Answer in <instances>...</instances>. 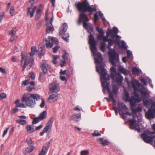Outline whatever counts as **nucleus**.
<instances>
[{"label": "nucleus", "instance_id": "nucleus-1", "mask_svg": "<svg viewBox=\"0 0 155 155\" xmlns=\"http://www.w3.org/2000/svg\"><path fill=\"white\" fill-rule=\"evenodd\" d=\"M40 98V96L38 94L25 93L22 96L21 101L25 102V105L23 103H18L16 104V107L25 108L27 106L31 108H33L36 104L35 100L38 101Z\"/></svg>", "mask_w": 155, "mask_h": 155}, {"label": "nucleus", "instance_id": "nucleus-2", "mask_svg": "<svg viewBox=\"0 0 155 155\" xmlns=\"http://www.w3.org/2000/svg\"><path fill=\"white\" fill-rule=\"evenodd\" d=\"M88 21L89 19L85 14L84 13L80 14L78 20V25H80L81 21H83V26L84 28L90 34L89 36V43L92 46L95 48V40L94 37V29L91 26L88 25L87 22Z\"/></svg>", "mask_w": 155, "mask_h": 155}, {"label": "nucleus", "instance_id": "nucleus-3", "mask_svg": "<svg viewBox=\"0 0 155 155\" xmlns=\"http://www.w3.org/2000/svg\"><path fill=\"white\" fill-rule=\"evenodd\" d=\"M100 68H97L96 71L98 73H100V78L101 80V86L103 87V91L106 90L109 92V94L112 92L109 87L110 79L109 75L108 74L107 70L104 68V67L101 66Z\"/></svg>", "mask_w": 155, "mask_h": 155}, {"label": "nucleus", "instance_id": "nucleus-4", "mask_svg": "<svg viewBox=\"0 0 155 155\" xmlns=\"http://www.w3.org/2000/svg\"><path fill=\"white\" fill-rule=\"evenodd\" d=\"M75 6L80 12H83L85 13L86 12L91 13L97 10L96 7L94 5L90 6L88 3L87 1L83 2H76L75 3Z\"/></svg>", "mask_w": 155, "mask_h": 155}, {"label": "nucleus", "instance_id": "nucleus-5", "mask_svg": "<svg viewBox=\"0 0 155 155\" xmlns=\"http://www.w3.org/2000/svg\"><path fill=\"white\" fill-rule=\"evenodd\" d=\"M151 127L153 131L150 132L147 129L144 130L143 133L140 135V138L145 143H151L155 139V124L151 126Z\"/></svg>", "mask_w": 155, "mask_h": 155}, {"label": "nucleus", "instance_id": "nucleus-6", "mask_svg": "<svg viewBox=\"0 0 155 155\" xmlns=\"http://www.w3.org/2000/svg\"><path fill=\"white\" fill-rule=\"evenodd\" d=\"M116 115L118 114V111L121 117L124 120V124H126V105L123 102L119 101L117 104V107H114L113 108Z\"/></svg>", "mask_w": 155, "mask_h": 155}, {"label": "nucleus", "instance_id": "nucleus-7", "mask_svg": "<svg viewBox=\"0 0 155 155\" xmlns=\"http://www.w3.org/2000/svg\"><path fill=\"white\" fill-rule=\"evenodd\" d=\"M88 43L90 45V48L92 53L93 54L94 56L95 57L94 58L95 63L97 64L96 66V70H97V68H100L101 66H103L104 67V68H105L104 66L102 64L103 62V58L101 53L98 52L95 53L94 52V51L96 52L97 51V49L96 48L97 43L96 41L95 40V48L92 46V45L89 43V40L88 41Z\"/></svg>", "mask_w": 155, "mask_h": 155}, {"label": "nucleus", "instance_id": "nucleus-8", "mask_svg": "<svg viewBox=\"0 0 155 155\" xmlns=\"http://www.w3.org/2000/svg\"><path fill=\"white\" fill-rule=\"evenodd\" d=\"M109 60L112 65L115 67L117 63H119V55L115 51H109Z\"/></svg>", "mask_w": 155, "mask_h": 155}, {"label": "nucleus", "instance_id": "nucleus-9", "mask_svg": "<svg viewBox=\"0 0 155 155\" xmlns=\"http://www.w3.org/2000/svg\"><path fill=\"white\" fill-rule=\"evenodd\" d=\"M134 96H131L129 101L130 104V107H136L137 103L140 102L141 99L139 97L138 94L136 92H134Z\"/></svg>", "mask_w": 155, "mask_h": 155}, {"label": "nucleus", "instance_id": "nucleus-10", "mask_svg": "<svg viewBox=\"0 0 155 155\" xmlns=\"http://www.w3.org/2000/svg\"><path fill=\"white\" fill-rule=\"evenodd\" d=\"M54 121V117H51L46 124L45 127L43 129V131L40 132V136H42L45 133L47 132L49 129H51Z\"/></svg>", "mask_w": 155, "mask_h": 155}, {"label": "nucleus", "instance_id": "nucleus-11", "mask_svg": "<svg viewBox=\"0 0 155 155\" xmlns=\"http://www.w3.org/2000/svg\"><path fill=\"white\" fill-rule=\"evenodd\" d=\"M37 51L36 47V46L32 47L31 48V52L29 54H27L26 56H28L29 58V61L30 63L29 66L32 67L34 62V58L33 55L35 54Z\"/></svg>", "mask_w": 155, "mask_h": 155}, {"label": "nucleus", "instance_id": "nucleus-12", "mask_svg": "<svg viewBox=\"0 0 155 155\" xmlns=\"http://www.w3.org/2000/svg\"><path fill=\"white\" fill-rule=\"evenodd\" d=\"M129 126L132 129H134L135 131H137L140 133L141 132V130L138 122L136 120L134 119L129 120Z\"/></svg>", "mask_w": 155, "mask_h": 155}, {"label": "nucleus", "instance_id": "nucleus-13", "mask_svg": "<svg viewBox=\"0 0 155 155\" xmlns=\"http://www.w3.org/2000/svg\"><path fill=\"white\" fill-rule=\"evenodd\" d=\"M49 40H48L46 38L44 39V41L46 42V46L47 48H51L53 45V44L50 42V40L51 39V41L54 43L57 44L58 43V39L54 37L51 38L49 36L48 38Z\"/></svg>", "mask_w": 155, "mask_h": 155}, {"label": "nucleus", "instance_id": "nucleus-14", "mask_svg": "<svg viewBox=\"0 0 155 155\" xmlns=\"http://www.w3.org/2000/svg\"><path fill=\"white\" fill-rule=\"evenodd\" d=\"M111 78L115 82H116L118 85L120 86L122 85V82L123 80V77L119 73H117L114 74V75L112 74Z\"/></svg>", "mask_w": 155, "mask_h": 155}, {"label": "nucleus", "instance_id": "nucleus-15", "mask_svg": "<svg viewBox=\"0 0 155 155\" xmlns=\"http://www.w3.org/2000/svg\"><path fill=\"white\" fill-rule=\"evenodd\" d=\"M131 83L132 87L134 90V92H137L138 88L140 86V84L137 80L134 79V77H133L131 78Z\"/></svg>", "mask_w": 155, "mask_h": 155}, {"label": "nucleus", "instance_id": "nucleus-16", "mask_svg": "<svg viewBox=\"0 0 155 155\" xmlns=\"http://www.w3.org/2000/svg\"><path fill=\"white\" fill-rule=\"evenodd\" d=\"M49 89L52 93H57L59 91V84L55 83H52L50 84Z\"/></svg>", "mask_w": 155, "mask_h": 155}, {"label": "nucleus", "instance_id": "nucleus-17", "mask_svg": "<svg viewBox=\"0 0 155 155\" xmlns=\"http://www.w3.org/2000/svg\"><path fill=\"white\" fill-rule=\"evenodd\" d=\"M59 97V96L58 94H52L49 96L48 99V101L50 103L53 102L57 101Z\"/></svg>", "mask_w": 155, "mask_h": 155}, {"label": "nucleus", "instance_id": "nucleus-18", "mask_svg": "<svg viewBox=\"0 0 155 155\" xmlns=\"http://www.w3.org/2000/svg\"><path fill=\"white\" fill-rule=\"evenodd\" d=\"M67 24L66 23H64L63 26H61L59 28V35H63L67 31Z\"/></svg>", "mask_w": 155, "mask_h": 155}, {"label": "nucleus", "instance_id": "nucleus-19", "mask_svg": "<svg viewBox=\"0 0 155 155\" xmlns=\"http://www.w3.org/2000/svg\"><path fill=\"white\" fill-rule=\"evenodd\" d=\"M30 60H29V58H28V56H25V59L24 64L23 67V68L22 70V71H24L27 65H28V66L27 68V69H29L31 67H30L29 66V65H30V63H31L30 62Z\"/></svg>", "mask_w": 155, "mask_h": 155}, {"label": "nucleus", "instance_id": "nucleus-20", "mask_svg": "<svg viewBox=\"0 0 155 155\" xmlns=\"http://www.w3.org/2000/svg\"><path fill=\"white\" fill-rule=\"evenodd\" d=\"M41 67L44 74H45L47 72L48 69L50 68V66L45 63L42 64Z\"/></svg>", "mask_w": 155, "mask_h": 155}, {"label": "nucleus", "instance_id": "nucleus-21", "mask_svg": "<svg viewBox=\"0 0 155 155\" xmlns=\"http://www.w3.org/2000/svg\"><path fill=\"white\" fill-rule=\"evenodd\" d=\"M46 25L47 26L45 29L46 33L49 34L52 33L54 31V28L52 25L51 24H46Z\"/></svg>", "mask_w": 155, "mask_h": 155}, {"label": "nucleus", "instance_id": "nucleus-22", "mask_svg": "<svg viewBox=\"0 0 155 155\" xmlns=\"http://www.w3.org/2000/svg\"><path fill=\"white\" fill-rule=\"evenodd\" d=\"M153 113L154 112L152 109H149L145 114V116L148 119L153 118L154 117Z\"/></svg>", "mask_w": 155, "mask_h": 155}, {"label": "nucleus", "instance_id": "nucleus-23", "mask_svg": "<svg viewBox=\"0 0 155 155\" xmlns=\"http://www.w3.org/2000/svg\"><path fill=\"white\" fill-rule=\"evenodd\" d=\"M137 92L140 93V94L143 96V97H148L149 96L147 92L142 88L138 89Z\"/></svg>", "mask_w": 155, "mask_h": 155}, {"label": "nucleus", "instance_id": "nucleus-24", "mask_svg": "<svg viewBox=\"0 0 155 155\" xmlns=\"http://www.w3.org/2000/svg\"><path fill=\"white\" fill-rule=\"evenodd\" d=\"M128 58L130 61L133 60L134 57L132 54V51L127 49V58Z\"/></svg>", "mask_w": 155, "mask_h": 155}, {"label": "nucleus", "instance_id": "nucleus-25", "mask_svg": "<svg viewBox=\"0 0 155 155\" xmlns=\"http://www.w3.org/2000/svg\"><path fill=\"white\" fill-rule=\"evenodd\" d=\"M69 57L68 54L66 52V51H64V53L62 55V57L64 60H66L67 62L70 63L71 61L70 58H68Z\"/></svg>", "mask_w": 155, "mask_h": 155}, {"label": "nucleus", "instance_id": "nucleus-26", "mask_svg": "<svg viewBox=\"0 0 155 155\" xmlns=\"http://www.w3.org/2000/svg\"><path fill=\"white\" fill-rule=\"evenodd\" d=\"M81 113L75 114L72 116V119L78 122L81 119Z\"/></svg>", "mask_w": 155, "mask_h": 155}, {"label": "nucleus", "instance_id": "nucleus-27", "mask_svg": "<svg viewBox=\"0 0 155 155\" xmlns=\"http://www.w3.org/2000/svg\"><path fill=\"white\" fill-rule=\"evenodd\" d=\"M132 72L133 74H136L137 75H139L141 73L142 71L139 68L134 67L132 69Z\"/></svg>", "mask_w": 155, "mask_h": 155}, {"label": "nucleus", "instance_id": "nucleus-28", "mask_svg": "<svg viewBox=\"0 0 155 155\" xmlns=\"http://www.w3.org/2000/svg\"><path fill=\"white\" fill-rule=\"evenodd\" d=\"M47 112L45 110L43 111L38 116V118L39 119L41 120L44 119H46L47 117Z\"/></svg>", "mask_w": 155, "mask_h": 155}, {"label": "nucleus", "instance_id": "nucleus-29", "mask_svg": "<svg viewBox=\"0 0 155 155\" xmlns=\"http://www.w3.org/2000/svg\"><path fill=\"white\" fill-rule=\"evenodd\" d=\"M130 108L132 112L134 114H136L137 112H140L142 110L141 108L139 107H138L136 109L134 108V107H131Z\"/></svg>", "mask_w": 155, "mask_h": 155}, {"label": "nucleus", "instance_id": "nucleus-30", "mask_svg": "<svg viewBox=\"0 0 155 155\" xmlns=\"http://www.w3.org/2000/svg\"><path fill=\"white\" fill-rule=\"evenodd\" d=\"M48 149L46 146H43L41 152L39 153L38 155H46Z\"/></svg>", "mask_w": 155, "mask_h": 155}, {"label": "nucleus", "instance_id": "nucleus-31", "mask_svg": "<svg viewBox=\"0 0 155 155\" xmlns=\"http://www.w3.org/2000/svg\"><path fill=\"white\" fill-rule=\"evenodd\" d=\"M112 92L114 95L117 94L118 92V88L117 86L115 84H113L112 85Z\"/></svg>", "mask_w": 155, "mask_h": 155}, {"label": "nucleus", "instance_id": "nucleus-32", "mask_svg": "<svg viewBox=\"0 0 155 155\" xmlns=\"http://www.w3.org/2000/svg\"><path fill=\"white\" fill-rule=\"evenodd\" d=\"M26 141L30 147L34 146V142L32 141L31 138L30 137H27L26 140Z\"/></svg>", "mask_w": 155, "mask_h": 155}, {"label": "nucleus", "instance_id": "nucleus-33", "mask_svg": "<svg viewBox=\"0 0 155 155\" xmlns=\"http://www.w3.org/2000/svg\"><path fill=\"white\" fill-rule=\"evenodd\" d=\"M41 10L40 8H38L37 10L35 19V20H38L41 16Z\"/></svg>", "mask_w": 155, "mask_h": 155}, {"label": "nucleus", "instance_id": "nucleus-34", "mask_svg": "<svg viewBox=\"0 0 155 155\" xmlns=\"http://www.w3.org/2000/svg\"><path fill=\"white\" fill-rule=\"evenodd\" d=\"M27 131L28 132H29L30 133H31L35 131L34 129V126L31 125H28L26 127Z\"/></svg>", "mask_w": 155, "mask_h": 155}, {"label": "nucleus", "instance_id": "nucleus-35", "mask_svg": "<svg viewBox=\"0 0 155 155\" xmlns=\"http://www.w3.org/2000/svg\"><path fill=\"white\" fill-rule=\"evenodd\" d=\"M45 74H44V73H41L40 74L39 80L41 82H44L46 80V78L44 76Z\"/></svg>", "mask_w": 155, "mask_h": 155}, {"label": "nucleus", "instance_id": "nucleus-36", "mask_svg": "<svg viewBox=\"0 0 155 155\" xmlns=\"http://www.w3.org/2000/svg\"><path fill=\"white\" fill-rule=\"evenodd\" d=\"M120 36L117 35L115 39H113L114 43L117 44L118 46H120V39L121 38Z\"/></svg>", "mask_w": 155, "mask_h": 155}, {"label": "nucleus", "instance_id": "nucleus-37", "mask_svg": "<svg viewBox=\"0 0 155 155\" xmlns=\"http://www.w3.org/2000/svg\"><path fill=\"white\" fill-rule=\"evenodd\" d=\"M110 33H111V32L110 31L109 32H106V36H104L103 39L102 40L105 43L106 42H107L109 39H108V38L110 36Z\"/></svg>", "mask_w": 155, "mask_h": 155}, {"label": "nucleus", "instance_id": "nucleus-38", "mask_svg": "<svg viewBox=\"0 0 155 155\" xmlns=\"http://www.w3.org/2000/svg\"><path fill=\"white\" fill-rule=\"evenodd\" d=\"M105 45L106 44L104 42L101 43V44L100 47V50L103 51V52H104L105 50Z\"/></svg>", "mask_w": 155, "mask_h": 155}, {"label": "nucleus", "instance_id": "nucleus-39", "mask_svg": "<svg viewBox=\"0 0 155 155\" xmlns=\"http://www.w3.org/2000/svg\"><path fill=\"white\" fill-rule=\"evenodd\" d=\"M118 71L121 72H123L125 75H126V70L121 65H120L118 68Z\"/></svg>", "mask_w": 155, "mask_h": 155}, {"label": "nucleus", "instance_id": "nucleus-40", "mask_svg": "<svg viewBox=\"0 0 155 155\" xmlns=\"http://www.w3.org/2000/svg\"><path fill=\"white\" fill-rule=\"evenodd\" d=\"M16 122L22 125H25L26 123V121L25 120L18 119L16 120Z\"/></svg>", "mask_w": 155, "mask_h": 155}, {"label": "nucleus", "instance_id": "nucleus-41", "mask_svg": "<svg viewBox=\"0 0 155 155\" xmlns=\"http://www.w3.org/2000/svg\"><path fill=\"white\" fill-rule=\"evenodd\" d=\"M109 95L110 98L112 100L113 103L115 104L116 101L115 99L114 98L113 93L112 92H111L109 93Z\"/></svg>", "mask_w": 155, "mask_h": 155}, {"label": "nucleus", "instance_id": "nucleus-42", "mask_svg": "<svg viewBox=\"0 0 155 155\" xmlns=\"http://www.w3.org/2000/svg\"><path fill=\"white\" fill-rule=\"evenodd\" d=\"M110 77H112V74L114 75V74L118 73L117 72L115 68L113 67H112L110 68Z\"/></svg>", "mask_w": 155, "mask_h": 155}, {"label": "nucleus", "instance_id": "nucleus-43", "mask_svg": "<svg viewBox=\"0 0 155 155\" xmlns=\"http://www.w3.org/2000/svg\"><path fill=\"white\" fill-rule=\"evenodd\" d=\"M101 135V134L98 132L97 130H95L94 133L92 134V136L93 137H98Z\"/></svg>", "mask_w": 155, "mask_h": 155}, {"label": "nucleus", "instance_id": "nucleus-44", "mask_svg": "<svg viewBox=\"0 0 155 155\" xmlns=\"http://www.w3.org/2000/svg\"><path fill=\"white\" fill-rule=\"evenodd\" d=\"M41 120L39 119V118H38V117H35L33 120L32 122V124H35L38 123Z\"/></svg>", "mask_w": 155, "mask_h": 155}, {"label": "nucleus", "instance_id": "nucleus-45", "mask_svg": "<svg viewBox=\"0 0 155 155\" xmlns=\"http://www.w3.org/2000/svg\"><path fill=\"white\" fill-rule=\"evenodd\" d=\"M33 5V3L31 4V6L28 8V12H27V15H30V18H31V9H32V6Z\"/></svg>", "mask_w": 155, "mask_h": 155}, {"label": "nucleus", "instance_id": "nucleus-46", "mask_svg": "<svg viewBox=\"0 0 155 155\" xmlns=\"http://www.w3.org/2000/svg\"><path fill=\"white\" fill-rule=\"evenodd\" d=\"M80 155H88L89 154V152L88 150H83L80 152Z\"/></svg>", "mask_w": 155, "mask_h": 155}, {"label": "nucleus", "instance_id": "nucleus-47", "mask_svg": "<svg viewBox=\"0 0 155 155\" xmlns=\"http://www.w3.org/2000/svg\"><path fill=\"white\" fill-rule=\"evenodd\" d=\"M69 37V35L68 34H65L62 37V38L65 41L67 42H68V38Z\"/></svg>", "mask_w": 155, "mask_h": 155}, {"label": "nucleus", "instance_id": "nucleus-48", "mask_svg": "<svg viewBox=\"0 0 155 155\" xmlns=\"http://www.w3.org/2000/svg\"><path fill=\"white\" fill-rule=\"evenodd\" d=\"M16 32V29L15 28H13L9 33V35H15Z\"/></svg>", "mask_w": 155, "mask_h": 155}, {"label": "nucleus", "instance_id": "nucleus-49", "mask_svg": "<svg viewBox=\"0 0 155 155\" xmlns=\"http://www.w3.org/2000/svg\"><path fill=\"white\" fill-rule=\"evenodd\" d=\"M110 31L111 32V33H110V36L111 38H115L116 37L117 35H115V34H114V33H112V31L111 30L108 29L107 31V32H109Z\"/></svg>", "mask_w": 155, "mask_h": 155}, {"label": "nucleus", "instance_id": "nucleus-50", "mask_svg": "<svg viewBox=\"0 0 155 155\" xmlns=\"http://www.w3.org/2000/svg\"><path fill=\"white\" fill-rule=\"evenodd\" d=\"M30 147H28L26 149V151L28 153H30L34 150V146Z\"/></svg>", "mask_w": 155, "mask_h": 155}, {"label": "nucleus", "instance_id": "nucleus-51", "mask_svg": "<svg viewBox=\"0 0 155 155\" xmlns=\"http://www.w3.org/2000/svg\"><path fill=\"white\" fill-rule=\"evenodd\" d=\"M110 142L107 140H104L101 143V144L104 146H105L108 145Z\"/></svg>", "mask_w": 155, "mask_h": 155}, {"label": "nucleus", "instance_id": "nucleus-52", "mask_svg": "<svg viewBox=\"0 0 155 155\" xmlns=\"http://www.w3.org/2000/svg\"><path fill=\"white\" fill-rule=\"evenodd\" d=\"M66 60H61L60 61V65L61 67H63L64 66H65L66 65Z\"/></svg>", "mask_w": 155, "mask_h": 155}, {"label": "nucleus", "instance_id": "nucleus-53", "mask_svg": "<svg viewBox=\"0 0 155 155\" xmlns=\"http://www.w3.org/2000/svg\"><path fill=\"white\" fill-rule=\"evenodd\" d=\"M97 13V12H96V13L94 14V22L95 24L96 23V22L98 19V17Z\"/></svg>", "mask_w": 155, "mask_h": 155}, {"label": "nucleus", "instance_id": "nucleus-54", "mask_svg": "<svg viewBox=\"0 0 155 155\" xmlns=\"http://www.w3.org/2000/svg\"><path fill=\"white\" fill-rule=\"evenodd\" d=\"M111 30L112 31V33H114L115 35H117L118 33V30L117 28L115 27H113L112 28V30Z\"/></svg>", "mask_w": 155, "mask_h": 155}, {"label": "nucleus", "instance_id": "nucleus-55", "mask_svg": "<svg viewBox=\"0 0 155 155\" xmlns=\"http://www.w3.org/2000/svg\"><path fill=\"white\" fill-rule=\"evenodd\" d=\"M120 45V46L119 47L121 48H124L125 49H126V46L125 45V44L124 41H122L121 42V45Z\"/></svg>", "mask_w": 155, "mask_h": 155}, {"label": "nucleus", "instance_id": "nucleus-56", "mask_svg": "<svg viewBox=\"0 0 155 155\" xmlns=\"http://www.w3.org/2000/svg\"><path fill=\"white\" fill-rule=\"evenodd\" d=\"M6 97V94L4 93H2L0 94V100L5 98Z\"/></svg>", "mask_w": 155, "mask_h": 155}, {"label": "nucleus", "instance_id": "nucleus-57", "mask_svg": "<svg viewBox=\"0 0 155 155\" xmlns=\"http://www.w3.org/2000/svg\"><path fill=\"white\" fill-rule=\"evenodd\" d=\"M124 89V94L123 98L124 99V101L126 102V88L123 86V87Z\"/></svg>", "mask_w": 155, "mask_h": 155}, {"label": "nucleus", "instance_id": "nucleus-58", "mask_svg": "<svg viewBox=\"0 0 155 155\" xmlns=\"http://www.w3.org/2000/svg\"><path fill=\"white\" fill-rule=\"evenodd\" d=\"M104 33H100L97 36V38L99 40H101L104 36Z\"/></svg>", "mask_w": 155, "mask_h": 155}, {"label": "nucleus", "instance_id": "nucleus-59", "mask_svg": "<svg viewBox=\"0 0 155 155\" xmlns=\"http://www.w3.org/2000/svg\"><path fill=\"white\" fill-rule=\"evenodd\" d=\"M60 47L59 46H56L53 48V52L56 53L58 49Z\"/></svg>", "mask_w": 155, "mask_h": 155}, {"label": "nucleus", "instance_id": "nucleus-60", "mask_svg": "<svg viewBox=\"0 0 155 155\" xmlns=\"http://www.w3.org/2000/svg\"><path fill=\"white\" fill-rule=\"evenodd\" d=\"M36 7L35 6L34 8L31 10V18H32L34 16V14L36 9Z\"/></svg>", "mask_w": 155, "mask_h": 155}, {"label": "nucleus", "instance_id": "nucleus-61", "mask_svg": "<svg viewBox=\"0 0 155 155\" xmlns=\"http://www.w3.org/2000/svg\"><path fill=\"white\" fill-rule=\"evenodd\" d=\"M99 15L100 17L101 18L102 20L103 21H105V19L104 17V16L103 14L101 11L99 12Z\"/></svg>", "mask_w": 155, "mask_h": 155}, {"label": "nucleus", "instance_id": "nucleus-62", "mask_svg": "<svg viewBox=\"0 0 155 155\" xmlns=\"http://www.w3.org/2000/svg\"><path fill=\"white\" fill-rule=\"evenodd\" d=\"M14 7L12 6L10 8V13L11 16H12L13 15V14L14 13Z\"/></svg>", "mask_w": 155, "mask_h": 155}, {"label": "nucleus", "instance_id": "nucleus-63", "mask_svg": "<svg viewBox=\"0 0 155 155\" xmlns=\"http://www.w3.org/2000/svg\"><path fill=\"white\" fill-rule=\"evenodd\" d=\"M28 81L27 80H25L22 82V85H24V86H25L28 85Z\"/></svg>", "mask_w": 155, "mask_h": 155}, {"label": "nucleus", "instance_id": "nucleus-64", "mask_svg": "<svg viewBox=\"0 0 155 155\" xmlns=\"http://www.w3.org/2000/svg\"><path fill=\"white\" fill-rule=\"evenodd\" d=\"M45 53V50L41 48V50H40L39 53V54L41 56L44 55Z\"/></svg>", "mask_w": 155, "mask_h": 155}]
</instances>
